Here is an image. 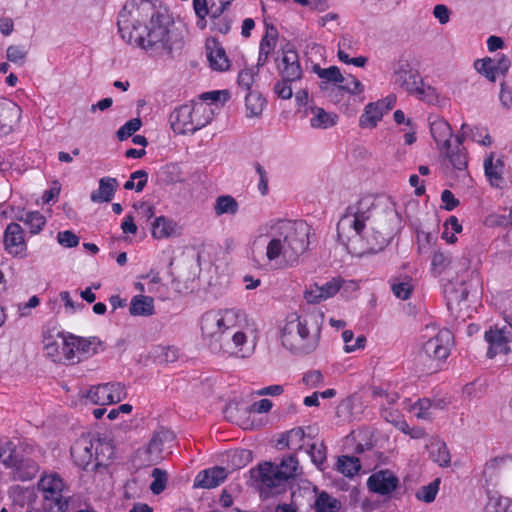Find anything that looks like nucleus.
Returning a JSON list of instances; mask_svg holds the SVG:
<instances>
[{
	"instance_id": "nucleus-1",
	"label": "nucleus",
	"mask_w": 512,
	"mask_h": 512,
	"mask_svg": "<svg viewBox=\"0 0 512 512\" xmlns=\"http://www.w3.org/2000/svg\"><path fill=\"white\" fill-rule=\"evenodd\" d=\"M172 17L152 0H128L118 14L123 40L153 53H171L169 27Z\"/></svg>"
},
{
	"instance_id": "nucleus-2",
	"label": "nucleus",
	"mask_w": 512,
	"mask_h": 512,
	"mask_svg": "<svg viewBox=\"0 0 512 512\" xmlns=\"http://www.w3.org/2000/svg\"><path fill=\"white\" fill-rule=\"evenodd\" d=\"M310 226L304 221L281 220L271 238L260 235L252 242L250 259L257 268L282 257L293 266L309 246Z\"/></svg>"
},
{
	"instance_id": "nucleus-3",
	"label": "nucleus",
	"mask_w": 512,
	"mask_h": 512,
	"mask_svg": "<svg viewBox=\"0 0 512 512\" xmlns=\"http://www.w3.org/2000/svg\"><path fill=\"white\" fill-rule=\"evenodd\" d=\"M245 322L246 317L241 310L208 311L200 321L202 339L213 353L237 355L244 352L247 341L246 334L241 330ZM241 356L245 357V353Z\"/></svg>"
},
{
	"instance_id": "nucleus-4",
	"label": "nucleus",
	"mask_w": 512,
	"mask_h": 512,
	"mask_svg": "<svg viewBox=\"0 0 512 512\" xmlns=\"http://www.w3.org/2000/svg\"><path fill=\"white\" fill-rule=\"evenodd\" d=\"M321 328L306 317L291 314L281 330L283 347L294 355H308L314 352L320 341Z\"/></svg>"
},
{
	"instance_id": "nucleus-5",
	"label": "nucleus",
	"mask_w": 512,
	"mask_h": 512,
	"mask_svg": "<svg viewBox=\"0 0 512 512\" xmlns=\"http://www.w3.org/2000/svg\"><path fill=\"white\" fill-rule=\"evenodd\" d=\"M379 207L370 199H362L356 205L347 207L337 224L338 240L347 245L354 239H362L371 219L378 216Z\"/></svg>"
},
{
	"instance_id": "nucleus-6",
	"label": "nucleus",
	"mask_w": 512,
	"mask_h": 512,
	"mask_svg": "<svg viewBox=\"0 0 512 512\" xmlns=\"http://www.w3.org/2000/svg\"><path fill=\"white\" fill-rule=\"evenodd\" d=\"M453 343L454 336L449 329L439 330L433 337L423 343L421 349L415 355V368L424 374L437 372L450 355Z\"/></svg>"
},
{
	"instance_id": "nucleus-7",
	"label": "nucleus",
	"mask_w": 512,
	"mask_h": 512,
	"mask_svg": "<svg viewBox=\"0 0 512 512\" xmlns=\"http://www.w3.org/2000/svg\"><path fill=\"white\" fill-rule=\"evenodd\" d=\"M377 215L371 219V223L361 239L365 241V251L368 253L382 251L400 228V216L392 206L380 205Z\"/></svg>"
},
{
	"instance_id": "nucleus-8",
	"label": "nucleus",
	"mask_w": 512,
	"mask_h": 512,
	"mask_svg": "<svg viewBox=\"0 0 512 512\" xmlns=\"http://www.w3.org/2000/svg\"><path fill=\"white\" fill-rule=\"evenodd\" d=\"M299 462L295 454L283 457L280 464L265 462L258 467V478L262 486L268 489H277L296 477Z\"/></svg>"
},
{
	"instance_id": "nucleus-9",
	"label": "nucleus",
	"mask_w": 512,
	"mask_h": 512,
	"mask_svg": "<svg viewBox=\"0 0 512 512\" xmlns=\"http://www.w3.org/2000/svg\"><path fill=\"white\" fill-rule=\"evenodd\" d=\"M65 485L57 474L46 475L38 483V490L43 496V508L48 512H64L68 508V500L64 498Z\"/></svg>"
},
{
	"instance_id": "nucleus-10",
	"label": "nucleus",
	"mask_w": 512,
	"mask_h": 512,
	"mask_svg": "<svg viewBox=\"0 0 512 512\" xmlns=\"http://www.w3.org/2000/svg\"><path fill=\"white\" fill-rule=\"evenodd\" d=\"M393 81L399 88L409 94L418 91V86L422 84V77L419 71L412 66L410 61L401 57L393 67Z\"/></svg>"
},
{
	"instance_id": "nucleus-11",
	"label": "nucleus",
	"mask_w": 512,
	"mask_h": 512,
	"mask_svg": "<svg viewBox=\"0 0 512 512\" xmlns=\"http://www.w3.org/2000/svg\"><path fill=\"white\" fill-rule=\"evenodd\" d=\"M101 345L102 342L96 337L82 338L70 334L63 338L62 351L65 359L70 361L75 356V350L79 354L90 356L98 353Z\"/></svg>"
},
{
	"instance_id": "nucleus-12",
	"label": "nucleus",
	"mask_w": 512,
	"mask_h": 512,
	"mask_svg": "<svg viewBox=\"0 0 512 512\" xmlns=\"http://www.w3.org/2000/svg\"><path fill=\"white\" fill-rule=\"evenodd\" d=\"M511 66V61L505 54H496L494 58L485 57L474 62V68L489 81L495 82L496 75H505Z\"/></svg>"
},
{
	"instance_id": "nucleus-13",
	"label": "nucleus",
	"mask_w": 512,
	"mask_h": 512,
	"mask_svg": "<svg viewBox=\"0 0 512 512\" xmlns=\"http://www.w3.org/2000/svg\"><path fill=\"white\" fill-rule=\"evenodd\" d=\"M174 433L170 430L161 428L153 433L148 445L138 450V454L145 455L144 462L148 465L157 464L163 457V446L167 442L174 440Z\"/></svg>"
},
{
	"instance_id": "nucleus-14",
	"label": "nucleus",
	"mask_w": 512,
	"mask_h": 512,
	"mask_svg": "<svg viewBox=\"0 0 512 512\" xmlns=\"http://www.w3.org/2000/svg\"><path fill=\"white\" fill-rule=\"evenodd\" d=\"M484 338L489 344L487 357L492 359L496 355L508 354L510 352L509 342L512 340V333L506 328H490L485 332Z\"/></svg>"
},
{
	"instance_id": "nucleus-15",
	"label": "nucleus",
	"mask_w": 512,
	"mask_h": 512,
	"mask_svg": "<svg viewBox=\"0 0 512 512\" xmlns=\"http://www.w3.org/2000/svg\"><path fill=\"white\" fill-rule=\"evenodd\" d=\"M344 280L341 277H333L326 283L319 285L314 283L304 292V298L308 303L317 304L335 296L342 287Z\"/></svg>"
},
{
	"instance_id": "nucleus-16",
	"label": "nucleus",
	"mask_w": 512,
	"mask_h": 512,
	"mask_svg": "<svg viewBox=\"0 0 512 512\" xmlns=\"http://www.w3.org/2000/svg\"><path fill=\"white\" fill-rule=\"evenodd\" d=\"M194 105L184 104L176 107L169 116L172 130L177 134H193Z\"/></svg>"
},
{
	"instance_id": "nucleus-17",
	"label": "nucleus",
	"mask_w": 512,
	"mask_h": 512,
	"mask_svg": "<svg viewBox=\"0 0 512 512\" xmlns=\"http://www.w3.org/2000/svg\"><path fill=\"white\" fill-rule=\"evenodd\" d=\"M5 250L13 257L26 256V243L22 227L18 223H10L4 233Z\"/></svg>"
},
{
	"instance_id": "nucleus-18",
	"label": "nucleus",
	"mask_w": 512,
	"mask_h": 512,
	"mask_svg": "<svg viewBox=\"0 0 512 512\" xmlns=\"http://www.w3.org/2000/svg\"><path fill=\"white\" fill-rule=\"evenodd\" d=\"M398 484V478L387 469L375 472L367 479L368 489L380 495L391 494L397 488Z\"/></svg>"
},
{
	"instance_id": "nucleus-19",
	"label": "nucleus",
	"mask_w": 512,
	"mask_h": 512,
	"mask_svg": "<svg viewBox=\"0 0 512 512\" xmlns=\"http://www.w3.org/2000/svg\"><path fill=\"white\" fill-rule=\"evenodd\" d=\"M70 451L75 464L86 470L94 462L93 438L82 435L75 441Z\"/></svg>"
},
{
	"instance_id": "nucleus-20",
	"label": "nucleus",
	"mask_w": 512,
	"mask_h": 512,
	"mask_svg": "<svg viewBox=\"0 0 512 512\" xmlns=\"http://www.w3.org/2000/svg\"><path fill=\"white\" fill-rule=\"evenodd\" d=\"M21 108L13 101H0V135H6L19 122Z\"/></svg>"
},
{
	"instance_id": "nucleus-21",
	"label": "nucleus",
	"mask_w": 512,
	"mask_h": 512,
	"mask_svg": "<svg viewBox=\"0 0 512 512\" xmlns=\"http://www.w3.org/2000/svg\"><path fill=\"white\" fill-rule=\"evenodd\" d=\"M227 478L225 468L215 466L200 471L194 480V488L212 489L218 487Z\"/></svg>"
},
{
	"instance_id": "nucleus-22",
	"label": "nucleus",
	"mask_w": 512,
	"mask_h": 512,
	"mask_svg": "<svg viewBox=\"0 0 512 512\" xmlns=\"http://www.w3.org/2000/svg\"><path fill=\"white\" fill-rule=\"evenodd\" d=\"M205 47L210 67L213 70L226 71L230 63L221 44L215 38H211L207 39Z\"/></svg>"
},
{
	"instance_id": "nucleus-23",
	"label": "nucleus",
	"mask_w": 512,
	"mask_h": 512,
	"mask_svg": "<svg viewBox=\"0 0 512 512\" xmlns=\"http://www.w3.org/2000/svg\"><path fill=\"white\" fill-rule=\"evenodd\" d=\"M94 465L92 470L100 466H107L115 456V448L111 440L93 438Z\"/></svg>"
},
{
	"instance_id": "nucleus-24",
	"label": "nucleus",
	"mask_w": 512,
	"mask_h": 512,
	"mask_svg": "<svg viewBox=\"0 0 512 512\" xmlns=\"http://www.w3.org/2000/svg\"><path fill=\"white\" fill-rule=\"evenodd\" d=\"M119 186V182L114 177H102L99 180V187L97 190H94L90 194V199L94 203H103L110 202L117 188Z\"/></svg>"
},
{
	"instance_id": "nucleus-25",
	"label": "nucleus",
	"mask_w": 512,
	"mask_h": 512,
	"mask_svg": "<svg viewBox=\"0 0 512 512\" xmlns=\"http://www.w3.org/2000/svg\"><path fill=\"white\" fill-rule=\"evenodd\" d=\"M430 131L433 139L440 149L450 148V138L452 137V128L450 124L443 120L437 119L430 125Z\"/></svg>"
},
{
	"instance_id": "nucleus-26",
	"label": "nucleus",
	"mask_w": 512,
	"mask_h": 512,
	"mask_svg": "<svg viewBox=\"0 0 512 512\" xmlns=\"http://www.w3.org/2000/svg\"><path fill=\"white\" fill-rule=\"evenodd\" d=\"M154 299L150 296L136 295L131 299L129 313L132 316H151L154 314Z\"/></svg>"
},
{
	"instance_id": "nucleus-27",
	"label": "nucleus",
	"mask_w": 512,
	"mask_h": 512,
	"mask_svg": "<svg viewBox=\"0 0 512 512\" xmlns=\"http://www.w3.org/2000/svg\"><path fill=\"white\" fill-rule=\"evenodd\" d=\"M511 465L512 455L510 454L493 457L485 463L483 475L486 478V481H491L500 470Z\"/></svg>"
},
{
	"instance_id": "nucleus-28",
	"label": "nucleus",
	"mask_w": 512,
	"mask_h": 512,
	"mask_svg": "<svg viewBox=\"0 0 512 512\" xmlns=\"http://www.w3.org/2000/svg\"><path fill=\"white\" fill-rule=\"evenodd\" d=\"M384 115V109L374 103L365 106L364 112L360 117L359 125L362 128H374Z\"/></svg>"
},
{
	"instance_id": "nucleus-29",
	"label": "nucleus",
	"mask_w": 512,
	"mask_h": 512,
	"mask_svg": "<svg viewBox=\"0 0 512 512\" xmlns=\"http://www.w3.org/2000/svg\"><path fill=\"white\" fill-rule=\"evenodd\" d=\"M176 223L164 216L156 217L152 223V236L157 239L168 238L175 233Z\"/></svg>"
},
{
	"instance_id": "nucleus-30",
	"label": "nucleus",
	"mask_w": 512,
	"mask_h": 512,
	"mask_svg": "<svg viewBox=\"0 0 512 512\" xmlns=\"http://www.w3.org/2000/svg\"><path fill=\"white\" fill-rule=\"evenodd\" d=\"M17 219L23 222L32 234L39 233L46 223L45 217L38 211H23Z\"/></svg>"
},
{
	"instance_id": "nucleus-31",
	"label": "nucleus",
	"mask_w": 512,
	"mask_h": 512,
	"mask_svg": "<svg viewBox=\"0 0 512 512\" xmlns=\"http://www.w3.org/2000/svg\"><path fill=\"white\" fill-rule=\"evenodd\" d=\"M16 450L17 445L11 440H7L0 445L1 457H4L6 454H8L2 461L5 467L15 469L20 467L21 458L16 453Z\"/></svg>"
},
{
	"instance_id": "nucleus-32",
	"label": "nucleus",
	"mask_w": 512,
	"mask_h": 512,
	"mask_svg": "<svg viewBox=\"0 0 512 512\" xmlns=\"http://www.w3.org/2000/svg\"><path fill=\"white\" fill-rule=\"evenodd\" d=\"M311 110L314 113V117L310 120V124L313 128L327 129L336 124V114L328 113L320 107H313Z\"/></svg>"
},
{
	"instance_id": "nucleus-33",
	"label": "nucleus",
	"mask_w": 512,
	"mask_h": 512,
	"mask_svg": "<svg viewBox=\"0 0 512 512\" xmlns=\"http://www.w3.org/2000/svg\"><path fill=\"white\" fill-rule=\"evenodd\" d=\"M337 467L346 477H353L361 469V463L355 456L342 455L338 458Z\"/></svg>"
},
{
	"instance_id": "nucleus-34",
	"label": "nucleus",
	"mask_w": 512,
	"mask_h": 512,
	"mask_svg": "<svg viewBox=\"0 0 512 512\" xmlns=\"http://www.w3.org/2000/svg\"><path fill=\"white\" fill-rule=\"evenodd\" d=\"M86 398L95 405L111 404L108 384H98L93 386L86 394Z\"/></svg>"
},
{
	"instance_id": "nucleus-35",
	"label": "nucleus",
	"mask_w": 512,
	"mask_h": 512,
	"mask_svg": "<svg viewBox=\"0 0 512 512\" xmlns=\"http://www.w3.org/2000/svg\"><path fill=\"white\" fill-rule=\"evenodd\" d=\"M238 202L230 195L218 196L215 201V213L220 216L223 214L234 215L238 212Z\"/></svg>"
},
{
	"instance_id": "nucleus-36",
	"label": "nucleus",
	"mask_w": 512,
	"mask_h": 512,
	"mask_svg": "<svg viewBox=\"0 0 512 512\" xmlns=\"http://www.w3.org/2000/svg\"><path fill=\"white\" fill-rule=\"evenodd\" d=\"M278 30L273 24H266V31L259 44V51L271 54L278 41Z\"/></svg>"
},
{
	"instance_id": "nucleus-37",
	"label": "nucleus",
	"mask_w": 512,
	"mask_h": 512,
	"mask_svg": "<svg viewBox=\"0 0 512 512\" xmlns=\"http://www.w3.org/2000/svg\"><path fill=\"white\" fill-rule=\"evenodd\" d=\"M314 507L317 512H338L341 508V503L328 493L322 492L316 498Z\"/></svg>"
},
{
	"instance_id": "nucleus-38",
	"label": "nucleus",
	"mask_w": 512,
	"mask_h": 512,
	"mask_svg": "<svg viewBox=\"0 0 512 512\" xmlns=\"http://www.w3.org/2000/svg\"><path fill=\"white\" fill-rule=\"evenodd\" d=\"M246 109L249 117L259 116L265 106V99L257 92H249L245 97Z\"/></svg>"
},
{
	"instance_id": "nucleus-39",
	"label": "nucleus",
	"mask_w": 512,
	"mask_h": 512,
	"mask_svg": "<svg viewBox=\"0 0 512 512\" xmlns=\"http://www.w3.org/2000/svg\"><path fill=\"white\" fill-rule=\"evenodd\" d=\"M193 124L192 126H195L193 129V134L200 130L201 128L208 125L212 120V110L208 109L207 107L203 105H194V111H193Z\"/></svg>"
},
{
	"instance_id": "nucleus-40",
	"label": "nucleus",
	"mask_w": 512,
	"mask_h": 512,
	"mask_svg": "<svg viewBox=\"0 0 512 512\" xmlns=\"http://www.w3.org/2000/svg\"><path fill=\"white\" fill-rule=\"evenodd\" d=\"M228 4L229 1H226L220 7L216 8L215 11H211V18L214 19L213 30L224 35L229 33L231 29V21L225 17L220 18V16Z\"/></svg>"
},
{
	"instance_id": "nucleus-41",
	"label": "nucleus",
	"mask_w": 512,
	"mask_h": 512,
	"mask_svg": "<svg viewBox=\"0 0 512 512\" xmlns=\"http://www.w3.org/2000/svg\"><path fill=\"white\" fill-rule=\"evenodd\" d=\"M308 448L306 453L310 456V459L313 464H315L318 468L322 469V465L325 463L327 454H326V446L323 441L320 443L312 442L307 443Z\"/></svg>"
},
{
	"instance_id": "nucleus-42",
	"label": "nucleus",
	"mask_w": 512,
	"mask_h": 512,
	"mask_svg": "<svg viewBox=\"0 0 512 512\" xmlns=\"http://www.w3.org/2000/svg\"><path fill=\"white\" fill-rule=\"evenodd\" d=\"M446 157L452 166L458 170H464L467 167V153L464 147L456 146L455 149H445Z\"/></svg>"
},
{
	"instance_id": "nucleus-43",
	"label": "nucleus",
	"mask_w": 512,
	"mask_h": 512,
	"mask_svg": "<svg viewBox=\"0 0 512 512\" xmlns=\"http://www.w3.org/2000/svg\"><path fill=\"white\" fill-rule=\"evenodd\" d=\"M313 71L318 75L319 78L326 81V83H343L344 76L337 66H330L328 68H321L319 65L313 67Z\"/></svg>"
},
{
	"instance_id": "nucleus-44",
	"label": "nucleus",
	"mask_w": 512,
	"mask_h": 512,
	"mask_svg": "<svg viewBox=\"0 0 512 512\" xmlns=\"http://www.w3.org/2000/svg\"><path fill=\"white\" fill-rule=\"evenodd\" d=\"M344 84L332 88V92L345 91L352 95H359L364 91L362 83L353 75L344 76Z\"/></svg>"
},
{
	"instance_id": "nucleus-45",
	"label": "nucleus",
	"mask_w": 512,
	"mask_h": 512,
	"mask_svg": "<svg viewBox=\"0 0 512 512\" xmlns=\"http://www.w3.org/2000/svg\"><path fill=\"white\" fill-rule=\"evenodd\" d=\"M289 438L291 447L301 451L306 445V440H313L314 436L311 433H306L302 427H295L289 430Z\"/></svg>"
},
{
	"instance_id": "nucleus-46",
	"label": "nucleus",
	"mask_w": 512,
	"mask_h": 512,
	"mask_svg": "<svg viewBox=\"0 0 512 512\" xmlns=\"http://www.w3.org/2000/svg\"><path fill=\"white\" fill-rule=\"evenodd\" d=\"M440 478L434 479L428 485L422 486L416 493V498L425 503H432L439 491Z\"/></svg>"
},
{
	"instance_id": "nucleus-47",
	"label": "nucleus",
	"mask_w": 512,
	"mask_h": 512,
	"mask_svg": "<svg viewBox=\"0 0 512 512\" xmlns=\"http://www.w3.org/2000/svg\"><path fill=\"white\" fill-rule=\"evenodd\" d=\"M511 503L512 500L508 498L492 496L485 506V512H509Z\"/></svg>"
},
{
	"instance_id": "nucleus-48",
	"label": "nucleus",
	"mask_w": 512,
	"mask_h": 512,
	"mask_svg": "<svg viewBox=\"0 0 512 512\" xmlns=\"http://www.w3.org/2000/svg\"><path fill=\"white\" fill-rule=\"evenodd\" d=\"M28 55V49L22 45H10L6 50V58L8 61L22 65L25 63Z\"/></svg>"
},
{
	"instance_id": "nucleus-49",
	"label": "nucleus",
	"mask_w": 512,
	"mask_h": 512,
	"mask_svg": "<svg viewBox=\"0 0 512 512\" xmlns=\"http://www.w3.org/2000/svg\"><path fill=\"white\" fill-rule=\"evenodd\" d=\"M277 69L279 74L281 75V79L285 81L295 82L297 80H300L303 75V71L299 62L285 67L277 65Z\"/></svg>"
},
{
	"instance_id": "nucleus-50",
	"label": "nucleus",
	"mask_w": 512,
	"mask_h": 512,
	"mask_svg": "<svg viewBox=\"0 0 512 512\" xmlns=\"http://www.w3.org/2000/svg\"><path fill=\"white\" fill-rule=\"evenodd\" d=\"M152 477L153 481L150 484V490L158 495L161 492H163L166 488L167 483V472L165 470H162L160 468H154L152 470Z\"/></svg>"
},
{
	"instance_id": "nucleus-51",
	"label": "nucleus",
	"mask_w": 512,
	"mask_h": 512,
	"mask_svg": "<svg viewBox=\"0 0 512 512\" xmlns=\"http://www.w3.org/2000/svg\"><path fill=\"white\" fill-rule=\"evenodd\" d=\"M142 122L140 118H133L122 125L116 132L119 141H124L132 136L141 128Z\"/></svg>"
},
{
	"instance_id": "nucleus-52",
	"label": "nucleus",
	"mask_w": 512,
	"mask_h": 512,
	"mask_svg": "<svg viewBox=\"0 0 512 512\" xmlns=\"http://www.w3.org/2000/svg\"><path fill=\"white\" fill-rule=\"evenodd\" d=\"M354 338V334L351 330H345L342 333V339L345 343L344 351L346 353H351L356 351L357 349L364 348L366 343V338L363 335H360L356 338L355 342L351 344L352 339Z\"/></svg>"
},
{
	"instance_id": "nucleus-53",
	"label": "nucleus",
	"mask_w": 512,
	"mask_h": 512,
	"mask_svg": "<svg viewBox=\"0 0 512 512\" xmlns=\"http://www.w3.org/2000/svg\"><path fill=\"white\" fill-rule=\"evenodd\" d=\"M484 171L490 184L495 187H499V181L502 180L500 171L494 166L493 154H491L484 161Z\"/></svg>"
},
{
	"instance_id": "nucleus-54",
	"label": "nucleus",
	"mask_w": 512,
	"mask_h": 512,
	"mask_svg": "<svg viewBox=\"0 0 512 512\" xmlns=\"http://www.w3.org/2000/svg\"><path fill=\"white\" fill-rule=\"evenodd\" d=\"M432 458L434 462L438 463L441 467H447L450 465V453L445 443L436 445V451H432Z\"/></svg>"
},
{
	"instance_id": "nucleus-55",
	"label": "nucleus",
	"mask_w": 512,
	"mask_h": 512,
	"mask_svg": "<svg viewBox=\"0 0 512 512\" xmlns=\"http://www.w3.org/2000/svg\"><path fill=\"white\" fill-rule=\"evenodd\" d=\"M58 243L66 248H73L79 244V237L71 230L60 231L57 234Z\"/></svg>"
},
{
	"instance_id": "nucleus-56",
	"label": "nucleus",
	"mask_w": 512,
	"mask_h": 512,
	"mask_svg": "<svg viewBox=\"0 0 512 512\" xmlns=\"http://www.w3.org/2000/svg\"><path fill=\"white\" fill-rule=\"evenodd\" d=\"M391 289H392L393 294L397 298L406 300L410 297L413 287L409 281H403V282H392Z\"/></svg>"
},
{
	"instance_id": "nucleus-57",
	"label": "nucleus",
	"mask_w": 512,
	"mask_h": 512,
	"mask_svg": "<svg viewBox=\"0 0 512 512\" xmlns=\"http://www.w3.org/2000/svg\"><path fill=\"white\" fill-rule=\"evenodd\" d=\"M412 95H416L419 99L426 101L427 103H434L438 99L437 91L432 86H424V82L418 86V91L413 93Z\"/></svg>"
},
{
	"instance_id": "nucleus-58",
	"label": "nucleus",
	"mask_w": 512,
	"mask_h": 512,
	"mask_svg": "<svg viewBox=\"0 0 512 512\" xmlns=\"http://www.w3.org/2000/svg\"><path fill=\"white\" fill-rule=\"evenodd\" d=\"M110 394L111 404L118 403L126 398L127 392L125 386L120 382L107 383Z\"/></svg>"
},
{
	"instance_id": "nucleus-59",
	"label": "nucleus",
	"mask_w": 512,
	"mask_h": 512,
	"mask_svg": "<svg viewBox=\"0 0 512 512\" xmlns=\"http://www.w3.org/2000/svg\"><path fill=\"white\" fill-rule=\"evenodd\" d=\"M258 71L254 68L244 69L240 71L238 75V84L246 90H250L254 83L255 76L258 75Z\"/></svg>"
},
{
	"instance_id": "nucleus-60",
	"label": "nucleus",
	"mask_w": 512,
	"mask_h": 512,
	"mask_svg": "<svg viewBox=\"0 0 512 512\" xmlns=\"http://www.w3.org/2000/svg\"><path fill=\"white\" fill-rule=\"evenodd\" d=\"M299 62V57L297 52L293 49L292 45L287 44L285 48L282 49V58L277 65H281V67L290 66Z\"/></svg>"
},
{
	"instance_id": "nucleus-61",
	"label": "nucleus",
	"mask_w": 512,
	"mask_h": 512,
	"mask_svg": "<svg viewBox=\"0 0 512 512\" xmlns=\"http://www.w3.org/2000/svg\"><path fill=\"white\" fill-rule=\"evenodd\" d=\"M291 83V81H285L283 79L277 81L274 85L275 94L281 99H290L293 95Z\"/></svg>"
},
{
	"instance_id": "nucleus-62",
	"label": "nucleus",
	"mask_w": 512,
	"mask_h": 512,
	"mask_svg": "<svg viewBox=\"0 0 512 512\" xmlns=\"http://www.w3.org/2000/svg\"><path fill=\"white\" fill-rule=\"evenodd\" d=\"M323 381L324 377L319 370L308 371L302 378V382L310 388L318 387Z\"/></svg>"
},
{
	"instance_id": "nucleus-63",
	"label": "nucleus",
	"mask_w": 512,
	"mask_h": 512,
	"mask_svg": "<svg viewBox=\"0 0 512 512\" xmlns=\"http://www.w3.org/2000/svg\"><path fill=\"white\" fill-rule=\"evenodd\" d=\"M230 98L227 90H217L205 92L201 95L202 100H210L212 103L222 102L225 103Z\"/></svg>"
},
{
	"instance_id": "nucleus-64",
	"label": "nucleus",
	"mask_w": 512,
	"mask_h": 512,
	"mask_svg": "<svg viewBox=\"0 0 512 512\" xmlns=\"http://www.w3.org/2000/svg\"><path fill=\"white\" fill-rule=\"evenodd\" d=\"M499 100L505 109H509L512 105V90L504 81L500 84Z\"/></svg>"
}]
</instances>
